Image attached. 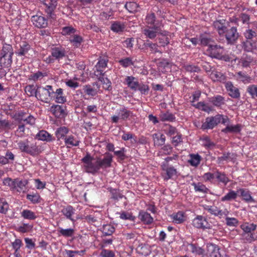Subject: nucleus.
Listing matches in <instances>:
<instances>
[{"instance_id":"nucleus-57","label":"nucleus","mask_w":257,"mask_h":257,"mask_svg":"<svg viewBox=\"0 0 257 257\" xmlns=\"http://www.w3.org/2000/svg\"><path fill=\"white\" fill-rule=\"evenodd\" d=\"M237 75L238 76V78L244 83H248L251 82V78L250 76L242 73V72H238L237 73Z\"/></svg>"},{"instance_id":"nucleus-23","label":"nucleus","mask_w":257,"mask_h":257,"mask_svg":"<svg viewBox=\"0 0 257 257\" xmlns=\"http://www.w3.org/2000/svg\"><path fill=\"white\" fill-rule=\"evenodd\" d=\"M242 44V48L245 51L250 52L256 49V41L246 40Z\"/></svg>"},{"instance_id":"nucleus-2","label":"nucleus","mask_w":257,"mask_h":257,"mask_svg":"<svg viewBox=\"0 0 257 257\" xmlns=\"http://www.w3.org/2000/svg\"><path fill=\"white\" fill-rule=\"evenodd\" d=\"M81 161L84 164L83 167L86 172L94 174L99 170L97 160L94 161V159L89 154L87 153Z\"/></svg>"},{"instance_id":"nucleus-27","label":"nucleus","mask_w":257,"mask_h":257,"mask_svg":"<svg viewBox=\"0 0 257 257\" xmlns=\"http://www.w3.org/2000/svg\"><path fill=\"white\" fill-rule=\"evenodd\" d=\"M210 76L214 81L224 83L226 80V76L222 73L217 71H213L210 74Z\"/></svg>"},{"instance_id":"nucleus-33","label":"nucleus","mask_w":257,"mask_h":257,"mask_svg":"<svg viewBox=\"0 0 257 257\" xmlns=\"http://www.w3.org/2000/svg\"><path fill=\"white\" fill-rule=\"evenodd\" d=\"M36 139L50 142L52 141V136L45 131H40L36 136Z\"/></svg>"},{"instance_id":"nucleus-45","label":"nucleus","mask_w":257,"mask_h":257,"mask_svg":"<svg viewBox=\"0 0 257 257\" xmlns=\"http://www.w3.org/2000/svg\"><path fill=\"white\" fill-rule=\"evenodd\" d=\"M115 228L110 224L104 225L102 227V233L105 236L111 235L114 232Z\"/></svg>"},{"instance_id":"nucleus-10","label":"nucleus","mask_w":257,"mask_h":257,"mask_svg":"<svg viewBox=\"0 0 257 257\" xmlns=\"http://www.w3.org/2000/svg\"><path fill=\"white\" fill-rule=\"evenodd\" d=\"M225 88L228 92V95L233 98L237 99L240 96V93L238 88L234 86L232 83L228 81L225 83Z\"/></svg>"},{"instance_id":"nucleus-60","label":"nucleus","mask_w":257,"mask_h":257,"mask_svg":"<svg viewBox=\"0 0 257 257\" xmlns=\"http://www.w3.org/2000/svg\"><path fill=\"white\" fill-rule=\"evenodd\" d=\"M124 28V26L119 23H115L111 26V30L117 33L122 32Z\"/></svg>"},{"instance_id":"nucleus-36","label":"nucleus","mask_w":257,"mask_h":257,"mask_svg":"<svg viewBox=\"0 0 257 257\" xmlns=\"http://www.w3.org/2000/svg\"><path fill=\"white\" fill-rule=\"evenodd\" d=\"M241 228L243 231V233H254L256 225L253 223H245L241 225Z\"/></svg>"},{"instance_id":"nucleus-58","label":"nucleus","mask_w":257,"mask_h":257,"mask_svg":"<svg viewBox=\"0 0 257 257\" xmlns=\"http://www.w3.org/2000/svg\"><path fill=\"white\" fill-rule=\"evenodd\" d=\"M156 22V16L154 13L148 15L146 18V22L147 24L150 25L151 27H154V26H157L155 24Z\"/></svg>"},{"instance_id":"nucleus-59","label":"nucleus","mask_w":257,"mask_h":257,"mask_svg":"<svg viewBox=\"0 0 257 257\" xmlns=\"http://www.w3.org/2000/svg\"><path fill=\"white\" fill-rule=\"evenodd\" d=\"M44 4L47 7L48 13L51 14L55 9L57 3L56 0H50L48 4L45 3Z\"/></svg>"},{"instance_id":"nucleus-47","label":"nucleus","mask_w":257,"mask_h":257,"mask_svg":"<svg viewBox=\"0 0 257 257\" xmlns=\"http://www.w3.org/2000/svg\"><path fill=\"white\" fill-rule=\"evenodd\" d=\"M124 7L130 13H134L138 11L139 6L135 2H128L125 4Z\"/></svg>"},{"instance_id":"nucleus-29","label":"nucleus","mask_w":257,"mask_h":257,"mask_svg":"<svg viewBox=\"0 0 257 257\" xmlns=\"http://www.w3.org/2000/svg\"><path fill=\"white\" fill-rule=\"evenodd\" d=\"M74 209L70 205L67 206L63 208L61 210L62 214L67 218L74 222L75 220L72 218V216L74 214Z\"/></svg>"},{"instance_id":"nucleus-38","label":"nucleus","mask_w":257,"mask_h":257,"mask_svg":"<svg viewBox=\"0 0 257 257\" xmlns=\"http://www.w3.org/2000/svg\"><path fill=\"white\" fill-rule=\"evenodd\" d=\"M215 178H216L219 182L226 185L229 182V180L224 173H221L217 171L215 172Z\"/></svg>"},{"instance_id":"nucleus-44","label":"nucleus","mask_w":257,"mask_h":257,"mask_svg":"<svg viewBox=\"0 0 257 257\" xmlns=\"http://www.w3.org/2000/svg\"><path fill=\"white\" fill-rule=\"evenodd\" d=\"M246 92L252 98H257V85L250 84L246 88Z\"/></svg>"},{"instance_id":"nucleus-41","label":"nucleus","mask_w":257,"mask_h":257,"mask_svg":"<svg viewBox=\"0 0 257 257\" xmlns=\"http://www.w3.org/2000/svg\"><path fill=\"white\" fill-rule=\"evenodd\" d=\"M161 120L162 121H173L175 120V115L169 112H162L160 115Z\"/></svg>"},{"instance_id":"nucleus-21","label":"nucleus","mask_w":257,"mask_h":257,"mask_svg":"<svg viewBox=\"0 0 257 257\" xmlns=\"http://www.w3.org/2000/svg\"><path fill=\"white\" fill-rule=\"evenodd\" d=\"M27 184V180H19V179H15L14 181L13 186H12V188L18 192H24Z\"/></svg>"},{"instance_id":"nucleus-55","label":"nucleus","mask_w":257,"mask_h":257,"mask_svg":"<svg viewBox=\"0 0 257 257\" xmlns=\"http://www.w3.org/2000/svg\"><path fill=\"white\" fill-rule=\"evenodd\" d=\"M196 107L198 108L201 109L202 110L209 112L212 110L211 106L209 105L208 104L204 103V102H199L196 104Z\"/></svg>"},{"instance_id":"nucleus-30","label":"nucleus","mask_w":257,"mask_h":257,"mask_svg":"<svg viewBox=\"0 0 257 257\" xmlns=\"http://www.w3.org/2000/svg\"><path fill=\"white\" fill-rule=\"evenodd\" d=\"M236 155L232 153H224L223 155L217 158L218 164H221L224 161H233L236 159Z\"/></svg>"},{"instance_id":"nucleus-24","label":"nucleus","mask_w":257,"mask_h":257,"mask_svg":"<svg viewBox=\"0 0 257 257\" xmlns=\"http://www.w3.org/2000/svg\"><path fill=\"white\" fill-rule=\"evenodd\" d=\"M125 82L131 89L134 91L137 90L139 83L135 77L127 76L125 79Z\"/></svg>"},{"instance_id":"nucleus-8","label":"nucleus","mask_w":257,"mask_h":257,"mask_svg":"<svg viewBox=\"0 0 257 257\" xmlns=\"http://www.w3.org/2000/svg\"><path fill=\"white\" fill-rule=\"evenodd\" d=\"M204 209L208 211L212 215L218 216L219 218H221L223 216H226L229 213V211L226 209L223 210H220L215 206L205 205Z\"/></svg>"},{"instance_id":"nucleus-12","label":"nucleus","mask_w":257,"mask_h":257,"mask_svg":"<svg viewBox=\"0 0 257 257\" xmlns=\"http://www.w3.org/2000/svg\"><path fill=\"white\" fill-rule=\"evenodd\" d=\"M97 163L99 169L102 168H106L110 167L112 162V156L109 153H105V157L103 159L100 158H97Z\"/></svg>"},{"instance_id":"nucleus-61","label":"nucleus","mask_w":257,"mask_h":257,"mask_svg":"<svg viewBox=\"0 0 257 257\" xmlns=\"http://www.w3.org/2000/svg\"><path fill=\"white\" fill-rule=\"evenodd\" d=\"M200 44L203 46H208L210 44L211 39L205 35H201L199 37Z\"/></svg>"},{"instance_id":"nucleus-11","label":"nucleus","mask_w":257,"mask_h":257,"mask_svg":"<svg viewBox=\"0 0 257 257\" xmlns=\"http://www.w3.org/2000/svg\"><path fill=\"white\" fill-rule=\"evenodd\" d=\"M35 97L39 100L47 102L50 97V93L45 88L42 87H38L35 92Z\"/></svg>"},{"instance_id":"nucleus-19","label":"nucleus","mask_w":257,"mask_h":257,"mask_svg":"<svg viewBox=\"0 0 257 257\" xmlns=\"http://www.w3.org/2000/svg\"><path fill=\"white\" fill-rule=\"evenodd\" d=\"M97 71L100 72V74L101 75L98 79L103 84V88L107 90H111L112 89L111 81L107 78L104 77V73L102 72V70L97 69Z\"/></svg>"},{"instance_id":"nucleus-15","label":"nucleus","mask_w":257,"mask_h":257,"mask_svg":"<svg viewBox=\"0 0 257 257\" xmlns=\"http://www.w3.org/2000/svg\"><path fill=\"white\" fill-rule=\"evenodd\" d=\"M66 51L65 48L62 47H54L52 49L51 56L55 59L59 60L65 57Z\"/></svg>"},{"instance_id":"nucleus-14","label":"nucleus","mask_w":257,"mask_h":257,"mask_svg":"<svg viewBox=\"0 0 257 257\" xmlns=\"http://www.w3.org/2000/svg\"><path fill=\"white\" fill-rule=\"evenodd\" d=\"M51 98L59 103H63L66 101V98L63 96V90L62 88H58L54 92H51Z\"/></svg>"},{"instance_id":"nucleus-9","label":"nucleus","mask_w":257,"mask_h":257,"mask_svg":"<svg viewBox=\"0 0 257 257\" xmlns=\"http://www.w3.org/2000/svg\"><path fill=\"white\" fill-rule=\"evenodd\" d=\"M1 55L2 56L1 61H2L3 58L6 59L8 60V64L10 65L12 62V55H13L12 46L8 44L4 45Z\"/></svg>"},{"instance_id":"nucleus-51","label":"nucleus","mask_w":257,"mask_h":257,"mask_svg":"<svg viewBox=\"0 0 257 257\" xmlns=\"http://www.w3.org/2000/svg\"><path fill=\"white\" fill-rule=\"evenodd\" d=\"M83 90L84 92L92 96L96 95L97 93V91L96 89L93 88L90 85H85L83 86Z\"/></svg>"},{"instance_id":"nucleus-62","label":"nucleus","mask_w":257,"mask_h":257,"mask_svg":"<svg viewBox=\"0 0 257 257\" xmlns=\"http://www.w3.org/2000/svg\"><path fill=\"white\" fill-rule=\"evenodd\" d=\"M9 208L8 203L3 199H0V212L6 213Z\"/></svg>"},{"instance_id":"nucleus-4","label":"nucleus","mask_w":257,"mask_h":257,"mask_svg":"<svg viewBox=\"0 0 257 257\" xmlns=\"http://www.w3.org/2000/svg\"><path fill=\"white\" fill-rule=\"evenodd\" d=\"M225 34V37L228 44L232 45L237 42L239 35L237 32L236 27H232L229 29H227Z\"/></svg>"},{"instance_id":"nucleus-37","label":"nucleus","mask_w":257,"mask_h":257,"mask_svg":"<svg viewBox=\"0 0 257 257\" xmlns=\"http://www.w3.org/2000/svg\"><path fill=\"white\" fill-rule=\"evenodd\" d=\"M136 251L139 254L144 256H147L150 253L148 245L143 243L140 244L137 247Z\"/></svg>"},{"instance_id":"nucleus-18","label":"nucleus","mask_w":257,"mask_h":257,"mask_svg":"<svg viewBox=\"0 0 257 257\" xmlns=\"http://www.w3.org/2000/svg\"><path fill=\"white\" fill-rule=\"evenodd\" d=\"M208 101L214 106L218 107H220L225 104V98L220 95L208 98Z\"/></svg>"},{"instance_id":"nucleus-56","label":"nucleus","mask_w":257,"mask_h":257,"mask_svg":"<svg viewBox=\"0 0 257 257\" xmlns=\"http://www.w3.org/2000/svg\"><path fill=\"white\" fill-rule=\"evenodd\" d=\"M65 143L67 145L78 146L79 144V141L75 140L74 137L70 136L65 138Z\"/></svg>"},{"instance_id":"nucleus-28","label":"nucleus","mask_w":257,"mask_h":257,"mask_svg":"<svg viewBox=\"0 0 257 257\" xmlns=\"http://www.w3.org/2000/svg\"><path fill=\"white\" fill-rule=\"evenodd\" d=\"M155 146H161L165 143V136L163 134L156 133L152 135Z\"/></svg>"},{"instance_id":"nucleus-52","label":"nucleus","mask_w":257,"mask_h":257,"mask_svg":"<svg viewBox=\"0 0 257 257\" xmlns=\"http://www.w3.org/2000/svg\"><path fill=\"white\" fill-rule=\"evenodd\" d=\"M184 69L190 73H198L201 71L200 68L197 65L187 64L184 66Z\"/></svg>"},{"instance_id":"nucleus-35","label":"nucleus","mask_w":257,"mask_h":257,"mask_svg":"<svg viewBox=\"0 0 257 257\" xmlns=\"http://www.w3.org/2000/svg\"><path fill=\"white\" fill-rule=\"evenodd\" d=\"M190 159L188 160V163L194 167H197L199 165L201 160V156L198 154H190Z\"/></svg>"},{"instance_id":"nucleus-64","label":"nucleus","mask_w":257,"mask_h":257,"mask_svg":"<svg viewBox=\"0 0 257 257\" xmlns=\"http://www.w3.org/2000/svg\"><path fill=\"white\" fill-rule=\"evenodd\" d=\"M82 38L77 35H75L73 38L70 40V42L73 43V45L76 47H78L80 45L81 43L82 42Z\"/></svg>"},{"instance_id":"nucleus-48","label":"nucleus","mask_w":257,"mask_h":257,"mask_svg":"<svg viewBox=\"0 0 257 257\" xmlns=\"http://www.w3.org/2000/svg\"><path fill=\"white\" fill-rule=\"evenodd\" d=\"M237 196V193L233 190L230 191L227 194H226L224 196L221 198L222 201H231L232 200H234L236 198Z\"/></svg>"},{"instance_id":"nucleus-32","label":"nucleus","mask_w":257,"mask_h":257,"mask_svg":"<svg viewBox=\"0 0 257 257\" xmlns=\"http://www.w3.org/2000/svg\"><path fill=\"white\" fill-rule=\"evenodd\" d=\"M253 57L247 54H243L241 57L239 63L243 67L249 66L250 63L253 61Z\"/></svg>"},{"instance_id":"nucleus-1","label":"nucleus","mask_w":257,"mask_h":257,"mask_svg":"<svg viewBox=\"0 0 257 257\" xmlns=\"http://www.w3.org/2000/svg\"><path fill=\"white\" fill-rule=\"evenodd\" d=\"M207 51L212 58L226 62L230 61V57L227 55H224V48L220 45H209Z\"/></svg>"},{"instance_id":"nucleus-40","label":"nucleus","mask_w":257,"mask_h":257,"mask_svg":"<svg viewBox=\"0 0 257 257\" xmlns=\"http://www.w3.org/2000/svg\"><path fill=\"white\" fill-rule=\"evenodd\" d=\"M192 185L194 186V190L196 192H199L203 193H207L209 189L202 183L200 182L193 183Z\"/></svg>"},{"instance_id":"nucleus-26","label":"nucleus","mask_w":257,"mask_h":257,"mask_svg":"<svg viewBox=\"0 0 257 257\" xmlns=\"http://www.w3.org/2000/svg\"><path fill=\"white\" fill-rule=\"evenodd\" d=\"M33 25L38 28H44L47 25V21L41 16H33Z\"/></svg>"},{"instance_id":"nucleus-42","label":"nucleus","mask_w":257,"mask_h":257,"mask_svg":"<svg viewBox=\"0 0 257 257\" xmlns=\"http://www.w3.org/2000/svg\"><path fill=\"white\" fill-rule=\"evenodd\" d=\"M20 149L28 154H32L31 147H30L27 141L20 142L18 143Z\"/></svg>"},{"instance_id":"nucleus-7","label":"nucleus","mask_w":257,"mask_h":257,"mask_svg":"<svg viewBox=\"0 0 257 257\" xmlns=\"http://www.w3.org/2000/svg\"><path fill=\"white\" fill-rule=\"evenodd\" d=\"M193 225L197 228L209 229L210 225L206 217L202 215H197L193 220Z\"/></svg>"},{"instance_id":"nucleus-16","label":"nucleus","mask_w":257,"mask_h":257,"mask_svg":"<svg viewBox=\"0 0 257 257\" xmlns=\"http://www.w3.org/2000/svg\"><path fill=\"white\" fill-rule=\"evenodd\" d=\"M158 30L159 26H154V27L144 29L142 32L146 38L153 40L156 37Z\"/></svg>"},{"instance_id":"nucleus-13","label":"nucleus","mask_w":257,"mask_h":257,"mask_svg":"<svg viewBox=\"0 0 257 257\" xmlns=\"http://www.w3.org/2000/svg\"><path fill=\"white\" fill-rule=\"evenodd\" d=\"M228 22L225 20H216L213 23V26L220 36L223 35L226 31Z\"/></svg>"},{"instance_id":"nucleus-31","label":"nucleus","mask_w":257,"mask_h":257,"mask_svg":"<svg viewBox=\"0 0 257 257\" xmlns=\"http://www.w3.org/2000/svg\"><path fill=\"white\" fill-rule=\"evenodd\" d=\"M242 125L240 124H237L235 125H228L225 128L222 130V132L227 134L228 133H239L241 131Z\"/></svg>"},{"instance_id":"nucleus-39","label":"nucleus","mask_w":257,"mask_h":257,"mask_svg":"<svg viewBox=\"0 0 257 257\" xmlns=\"http://www.w3.org/2000/svg\"><path fill=\"white\" fill-rule=\"evenodd\" d=\"M243 36L247 40H253V39H257V32L253 29H248L243 33Z\"/></svg>"},{"instance_id":"nucleus-17","label":"nucleus","mask_w":257,"mask_h":257,"mask_svg":"<svg viewBox=\"0 0 257 257\" xmlns=\"http://www.w3.org/2000/svg\"><path fill=\"white\" fill-rule=\"evenodd\" d=\"M162 169L166 172V179L169 180L172 178L173 176L176 175L177 171L176 169L174 167L170 166L168 164H163L162 165Z\"/></svg>"},{"instance_id":"nucleus-3","label":"nucleus","mask_w":257,"mask_h":257,"mask_svg":"<svg viewBox=\"0 0 257 257\" xmlns=\"http://www.w3.org/2000/svg\"><path fill=\"white\" fill-rule=\"evenodd\" d=\"M221 114H217L214 116L207 117L205 121L203 123L201 128L203 130L212 129L221 122Z\"/></svg>"},{"instance_id":"nucleus-6","label":"nucleus","mask_w":257,"mask_h":257,"mask_svg":"<svg viewBox=\"0 0 257 257\" xmlns=\"http://www.w3.org/2000/svg\"><path fill=\"white\" fill-rule=\"evenodd\" d=\"M132 114V112L131 111L123 107L118 110V115H114L111 116V120L112 123H116L119 120H126Z\"/></svg>"},{"instance_id":"nucleus-34","label":"nucleus","mask_w":257,"mask_h":257,"mask_svg":"<svg viewBox=\"0 0 257 257\" xmlns=\"http://www.w3.org/2000/svg\"><path fill=\"white\" fill-rule=\"evenodd\" d=\"M57 231L59 235H62L65 237H71L74 234V230L72 228L63 229L58 227Z\"/></svg>"},{"instance_id":"nucleus-49","label":"nucleus","mask_w":257,"mask_h":257,"mask_svg":"<svg viewBox=\"0 0 257 257\" xmlns=\"http://www.w3.org/2000/svg\"><path fill=\"white\" fill-rule=\"evenodd\" d=\"M242 237L244 242L251 243L255 241V233H242Z\"/></svg>"},{"instance_id":"nucleus-22","label":"nucleus","mask_w":257,"mask_h":257,"mask_svg":"<svg viewBox=\"0 0 257 257\" xmlns=\"http://www.w3.org/2000/svg\"><path fill=\"white\" fill-rule=\"evenodd\" d=\"M138 217L144 224H150L153 221V218L150 214L143 210L140 211Z\"/></svg>"},{"instance_id":"nucleus-53","label":"nucleus","mask_w":257,"mask_h":257,"mask_svg":"<svg viewBox=\"0 0 257 257\" xmlns=\"http://www.w3.org/2000/svg\"><path fill=\"white\" fill-rule=\"evenodd\" d=\"M118 62L120 65L124 68H126L131 65H134V64L132 58L130 57H126L123 59H121L119 60Z\"/></svg>"},{"instance_id":"nucleus-43","label":"nucleus","mask_w":257,"mask_h":257,"mask_svg":"<svg viewBox=\"0 0 257 257\" xmlns=\"http://www.w3.org/2000/svg\"><path fill=\"white\" fill-rule=\"evenodd\" d=\"M191 251L193 253H195L196 255H203L205 252V250L202 247L196 245L195 244L191 243L190 244Z\"/></svg>"},{"instance_id":"nucleus-5","label":"nucleus","mask_w":257,"mask_h":257,"mask_svg":"<svg viewBox=\"0 0 257 257\" xmlns=\"http://www.w3.org/2000/svg\"><path fill=\"white\" fill-rule=\"evenodd\" d=\"M207 254L210 257H228L224 251L220 250L215 244H207Z\"/></svg>"},{"instance_id":"nucleus-54","label":"nucleus","mask_w":257,"mask_h":257,"mask_svg":"<svg viewBox=\"0 0 257 257\" xmlns=\"http://www.w3.org/2000/svg\"><path fill=\"white\" fill-rule=\"evenodd\" d=\"M108 189L111 195V198L113 199L118 200L119 199L123 197V195L119 192V190L111 188Z\"/></svg>"},{"instance_id":"nucleus-20","label":"nucleus","mask_w":257,"mask_h":257,"mask_svg":"<svg viewBox=\"0 0 257 257\" xmlns=\"http://www.w3.org/2000/svg\"><path fill=\"white\" fill-rule=\"evenodd\" d=\"M143 47L145 50H148L149 48L152 53H159L162 54V52L158 49V45L157 43H153L149 40H146L143 44Z\"/></svg>"},{"instance_id":"nucleus-63","label":"nucleus","mask_w":257,"mask_h":257,"mask_svg":"<svg viewBox=\"0 0 257 257\" xmlns=\"http://www.w3.org/2000/svg\"><path fill=\"white\" fill-rule=\"evenodd\" d=\"M174 221L176 223H180L184 220L183 213L178 212L173 217Z\"/></svg>"},{"instance_id":"nucleus-25","label":"nucleus","mask_w":257,"mask_h":257,"mask_svg":"<svg viewBox=\"0 0 257 257\" xmlns=\"http://www.w3.org/2000/svg\"><path fill=\"white\" fill-rule=\"evenodd\" d=\"M51 110L54 115L58 118H63L66 115L63 107L59 105H53L51 108Z\"/></svg>"},{"instance_id":"nucleus-46","label":"nucleus","mask_w":257,"mask_h":257,"mask_svg":"<svg viewBox=\"0 0 257 257\" xmlns=\"http://www.w3.org/2000/svg\"><path fill=\"white\" fill-rule=\"evenodd\" d=\"M239 191L240 192L241 196L242 197L243 200H244L247 202H254V199L251 196L248 191L245 190L243 189H241L239 190Z\"/></svg>"},{"instance_id":"nucleus-50","label":"nucleus","mask_w":257,"mask_h":257,"mask_svg":"<svg viewBox=\"0 0 257 257\" xmlns=\"http://www.w3.org/2000/svg\"><path fill=\"white\" fill-rule=\"evenodd\" d=\"M68 132V129L67 127L65 126L60 127L58 128L56 132V136L58 140H60V139L64 138Z\"/></svg>"}]
</instances>
